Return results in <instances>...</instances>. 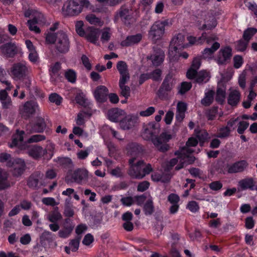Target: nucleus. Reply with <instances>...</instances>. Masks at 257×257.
<instances>
[{
    "mask_svg": "<svg viewBox=\"0 0 257 257\" xmlns=\"http://www.w3.org/2000/svg\"><path fill=\"white\" fill-rule=\"evenodd\" d=\"M91 10L93 7L88 0H68L63 6V15L68 16L78 15L83 8Z\"/></svg>",
    "mask_w": 257,
    "mask_h": 257,
    "instance_id": "nucleus-1",
    "label": "nucleus"
},
{
    "mask_svg": "<svg viewBox=\"0 0 257 257\" xmlns=\"http://www.w3.org/2000/svg\"><path fill=\"white\" fill-rule=\"evenodd\" d=\"M135 158L129 160L130 168L128 173L132 178L141 179L152 171V167L150 164L146 165L142 160L135 163Z\"/></svg>",
    "mask_w": 257,
    "mask_h": 257,
    "instance_id": "nucleus-2",
    "label": "nucleus"
},
{
    "mask_svg": "<svg viewBox=\"0 0 257 257\" xmlns=\"http://www.w3.org/2000/svg\"><path fill=\"white\" fill-rule=\"evenodd\" d=\"M89 173L85 168H78L68 172L65 177V182L67 184L76 183L81 184L86 182L89 178Z\"/></svg>",
    "mask_w": 257,
    "mask_h": 257,
    "instance_id": "nucleus-3",
    "label": "nucleus"
},
{
    "mask_svg": "<svg viewBox=\"0 0 257 257\" xmlns=\"http://www.w3.org/2000/svg\"><path fill=\"white\" fill-rule=\"evenodd\" d=\"M172 25V20L169 19L156 22L149 32V37L154 42L161 39L165 34V27H170Z\"/></svg>",
    "mask_w": 257,
    "mask_h": 257,
    "instance_id": "nucleus-4",
    "label": "nucleus"
},
{
    "mask_svg": "<svg viewBox=\"0 0 257 257\" xmlns=\"http://www.w3.org/2000/svg\"><path fill=\"white\" fill-rule=\"evenodd\" d=\"M30 67L25 62H19L12 65L9 73L14 80H20L24 79L29 73Z\"/></svg>",
    "mask_w": 257,
    "mask_h": 257,
    "instance_id": "nucleus-5",
    "label": "nucleus"
},
{
    "mask_svg": "<svg viewBox=\"0 0 257 257\" xmlns=\"http://www.w3.org/2000/svg\"><path fill=\"white\" fill-rule=\"evenodd\" d=\"M185 36L181 33L174 36L170 42L169 51L170 56L177 55L179 50H181L188 47V44L185 43Z\"/></svg>",
    "mask_w": 257,
    "mask_h": 257,
    "instance_id": "nucleus-6",
    "label": "nucleus"
},
{
    "mask_svg": "<svg viewBox=\"0 0 257 257\" xmlns=\"http://www.w3.org/2000/svg\"><path fill=\"white\" fill-rule=\"evenodd\" d=\"M232 56V48L230 46H226L222 47L219 50L214 60L218 65H225L230 61Z\"/></svg>",
    "mask_w": 257,
    "mask_h": 257,
    "instance_id": "nucleus-7",
    "label": "nucleus"
},
{
    "mask_svg": "<svg viewBox=\"0 0 257 257\" xmlns=\"http://www.w3.org/2000/svg\"><path fill=\"white\" fill-rule=\"evenodd\" d=\"M172 136L168 133H163L159 137L152 139L154 145L159 151L164 152L169 149V146L167 143L172 139Z\"/></svg>",
    "mask_w": 257,
    "mask_h": 257,
    "instance_id": "nucleus-8",
    "label": "nucleus"
},
{
    "mask_svg": "<svg viewBox=\"0 0 257 257\" xmlns=\"http://www.w3.org/2000/svg\"><path fill=\"white\" fill-rule=\"evenodd\" d=\"M56 48L60 53H66L69 51L70 42L67 35L60 32L56 34Z\"/></svg>",
    "mask_w": 257,
    "mask_h": 257,
    "instance_id": "nucleus-9",
    "label": "nucleus"
},
{
    "mask_svg": "<svg viewBox=\"0 0 257 257\" xmlns=\"http://www.w3.org/2000/svg\"><path fill=\"white\" fill-rule=\"evenodd\" d=\"M176 83V80L173 75L169 74L165 78L162 85L161 87L159 90V96L162 98H165L170 92L173 86Z\"/></svg>",
    "mask_w": 257,
    "mask_h": 257,
    "instance_id": "nucleus-10",
    "label": "nucleus"
},
{
    "mask_svg": "<svg viewBox=\"0 0 257 257\" xmlns=\"http://www.w3.org/2000/svg\"><path fill=\"white\" fill-rule=\"evenodd\" d=\"M198 144V140L195 138H190L187 142L186 143V146L182 148L181 150V154L182 155L181 157H184L183 160L185 159V157L187 158L188 159V162L189 163H192L195 160V157L191 155V154L193 153V151L192 149H190V147H194L195 146ZM182 159H180V161L181 162H184L185 161H182Z\"/></svg>",
    "mask_w": 257,
    "mask_h": 257,
    "instance_id": "nucleus-11",
    "label": "nucleus"
},
{
    "mask_svg": "<svg viewBox=\"0 0 257 257\" xmlns=\"http://www.w3.org/2000/svg\"><path fill=\"white\" fill-rule=\"evenodd\" d=\"M20 111L22 116L29 117L39 111V105L35 101H28L20 108Z\"/></svg>",
    "mask_w": 257,
    "mask_h": 257,
    "instance_id": "nucleus-12",
    "label": "nucleus"
},
{
    "mask_svg": "<svg viewBox=\"0 0 257 257\" xmlns=\"http://www.w3.org/2000/svg\"><path fill=\"white\" fill-rule=\"evenodd\" d=\"M160 132L159 124L154 122H150L144 126V130L142 133V137L145 140H151L154 139L155 136Z\"/></svg>",
    "mask_w": 257,
    "mask_h": 257,
    "instance_id": "nucleus-13",
    "label": "nucleus"
},
{
    "mask_svg": "<svg viewBox=\"0 0 257 257\" xmlns=\"http://www.w3.org/2000/svg\"><path fill=\"white\" fill-rule=\"evenodd\" d=\"M45 23V19L43 15L40 13H38L35 17L28 22L29 29L36 33L40 32V30L37 25H42Z\"/></svg>",
    "mask_w": 257,
    "mask_h": 257,
    "instance_id": "nucleus-14",
    "label": "nucleus"
},
{
    "mask_svg": "<svg viewBox=\"0 0 257 257\" xmlns=\"http://www.w3.org/2000/svg\"><path fill=\"white\" fill-rule=\"evenodd\" d=\"M100 35V30L93 27H88L85 29L84 35L82 37L85 38L89 42L97 44Z\"/></svg>",
    "mask_w": 257,
    "mask_h": 257,
    "instance_id": "nucleus-15",
    "label": "nucleus"
},
{
    "mask_svg": "<svg viewBox=\"0 0 257 257\" xmlns=\"http://www.w3.org/2000/svg\"><path fill=\"white\" fill-rule=\"evenodd\" d=\"M137 122V116L133 114L127 115L125 112V116L119 122V125L121 129L128 130L133 128Z\"/></svg>",
    "mask_w": 257,
    "mask_h": 257,
    "instance_id": "nucleus-16",
    "label": "nucleus"
},
{
    "mask_svg": "<svg viewBox=\"0 0 257 257\" xmlns=\"http://www.w3.org/2000/svg\"><path fill=\"white\" fill-rule=\"evenodd\" d=\"M247 166L248 163L246 161H237L227 166V172L230 174L242 172L247 168Z\"/></svg>",
    "mask_w": 257,
    "mask_h": 257,
    "instance_id": "nucleus-17",
    "label": "nucleus"
},
{
    "mask_svg": "<svg viewBox=\"0 0 257 257\" xmlns=\"http://www.w3.org/2000/svg\"><path fill=\"white\" fill-rule=\"evenodd\" d=\"M125 111L118 108H113L108 111L107 116L108 119L111 121L117 122L123 118L125 116Z\"/></svg>",
    "mask_w": 257,
    "mask_h": 257,
    "instance_id": "nucleus-18",
    "label": "nucleus"
},
{
    "mask_svg": "<svg viewBox=\"0 0 257 257\" xmlns=\"http://www.w3.org/2000/svg\"><path fill=\"white\" fill-rule=\"evenodd\" d=\"M10 167L13 168L14 175L18 176L23 173L25 168V163L24 160L21 159H16L12 161Z\"/></svg>",
    "mask_w": 257,
    "mask_h": 257,
    "instance_id": "nucleus-19",
    "label": "nucleus"
},
{
    "mask_svg": "<svg viewBox=\"0 0 257 257\" xmlns=\"http://www.w3.org/2000/svg\"><path fill=\"white\" fill-rule=\"evenodd\" d=\"M108 92V89L105 86H99L96 88L93 94L98 102H102L106 100Z\"/></svg>",
    "mask_w": 257,
    "mask_h": 257,
    "instance_id": "nucleus-20",
    "label": "nucleus"
},
{
    "mask_svg": "<svg viewBox=\"0 0 257 257\" xmlns=\"http://www.w3.org/2000/svg\"><path fill=\"white\" fill-rule=\"evenodd\" d=\"M116 68L120 74L119 80H129L130 76L126 63L123 61H118Z\"/></svg>",
    "mask_w": 257,
    "mask_h": 257,
    "instance_id": "nucleus-21",
    "label": "nucleus"
},
{
    "mask_svg": "<svg viewBox=\"0 0 257 257\" xmlns=\"http://www.w3.org/2000/svg\"><path fill=\"white\" fill-rule=\"evenodd\" d=\"M47 153V150L39 146H34L30 148L28 151L29 155L32 158L39 159Z\"/></svg>",
    "mask_w": 257,
    "mask_h": 257,
    "instance_id": "nucleus-22",
    "label": "nucleus"
},
{
    "mask_svg": "<svg viewBox=\"0 0 257 257\" xmlns=\"http://www.w3.org/2000/svg\"><path fill=\"white\" fill-rule=\"evenodd\" d=\"M220 44L217 42H214L210 48H206L202 51V56L204 59H211L214 53L220 48Z\"/></svg>",
    "mask_w": 257,
    "mask_h": 257,
    "instance_id": "nucleus-23",
    "label": "nucleus"
},
{
    "mask_svg": "<svg viewBox=\"0 0 257 257\" xmlns=\"http://www.w3.org/2000/svg\"><path fill=\"white\" fill-rule=\"evenodd\" d=\"M175 154L178 156L177 158H174L170 160L169 162V165L170 167H173L175 166L178 162H179V164L176 167L175 169L177 170H180L184 167V165L186 164H190L188 161V159L186 157L184 160H182V161H185L184 162H181L180 161V159H183L184 157H181L182 155L181 154V150L177 151L175 153Z\"/></svg>",
    "mask_w": 257,
    "mask_h": 257,
    "instance_id": "nucleus-24",
    "label": "nucleus"
},
{
    "mask_svg": "<svg viewBox=\"0 0 257 257\" xmlns=\"http://www.w3.org/2000/svg\"><path fill=\"white\" fill-rule=\"evenodd\" d=\"M226 96V86L222 82H220L218 84L216 91L215 99L218 103L222 104Z\"/></svg>",
    "mask_w": 257,
    "mask_h": 257,
    "instance_id": "nucleus-25",
    "label": "nucleus"
},
{
    "mask_svg": "<svg viewBox=\"0 0 257 257\" xmlns=\"http://www.w3.org/2000/svg\"><path fill=\"white\" fill-rule=\"evenodd\" d=\"M142 39V36L141 34H138L135 35L127 36L126 38L122 41L121 45L122 46L127 47L138 43Z\"/></svg>",
    "mask_w": 257,
    "mask_h": 257,
    "instance_id": "nucleus-26",
    "label": "nucleus"
},
{
    "mask_svg": "<svg viewBox=\"0 0 257 257\" xmlns=\"http://www.w3.org/2000/svg\"><path fill=\"white\" fill-rule=\"evenodd\" d=\"M240 94L238 90L235 89H230L228 98V103L232 105H236L239 101Z\"/></svg>",
    "mask_w": 257,
    "mask_h": 257,
    "instance_id": "nucleus-27",
    "label": "nucleus"
},
{
    "mask_svg": "<svg viewBox=\"0 0 257 257\" xmlns=\"http://www.w3.org/2000/svg\"><path fill=\"white\" fill-rule=\"evenodd\" d=\"M165 54L163 51L159 50L154 54L151 55L148 58L152 61L154 66L160 65L164 61Z\"/></svg>",
    "mask_w": 257,
    "mask_h": 257,
    "instance_id": "nucleus-28",
    "label": "nucleus"
},
{
    "mask_svg": "<svg viewBox=\"0 0 257 257\" xmlns=\"http://www.w3.org/2000/svg\"><path fill=\"white\" fill-rule=\"evenodd\" d=\"M238 186L241 190L249 189L252 190L254 189V181L252 178H244L238 182Z\"/></svg>",
    "mask_w": 257,
    "mask_h": 257,
    "instance_id": "nucleus-29",
    "label": "nucleus"
},
{
    "mask_svg": "<svg viewBox=\"0 0 257 257\" xmlns=\"http://www.w3.org/2000/svg\"><path fill=\"white\" fill-rule=\"evenodd\" d=\"M187 106V104L182 101H179L177 103L176 118L178 120L182 121L184 118Z\"/></svg>",
    "mask_w": 257,
    "mask_h": 257,
    "instance_id": "nucleus-30",
    "label": "nucleus"
},
{
    "mask_svg": "<svg viewBox=\"0 0 257 257\" xmlns=\"http://www.w3.org/2000/svg\"><path fill=\"white\" fill-rule=\"evenodd\" d=\"M47 219L51 222L57 223L61 220L62 216L59 211L58 207H55L47 216Z\"/></svg>",
    "mask_w": 257,
    "mask_h": 257,
    "instance_id": "nucleus-31",
    "label": "nucleus"
},
{
    "mask_svg": "<svg viewBox=\"0 0 257 257\" xmlns=\"http://www.w3.org/2000/svg\"><path fill=\"white\" fill-rule=\"evenodd\" d=\"M217 22L213 16H208L206 18L205 23L200 29L211 30L216 27Z\"/></svg>",
    "mask_w": 257,
    "mask_h": 257,
    "instance_id": "nucleus-32",
    "label": "nucleus"
},
{
    "mask_svg": "<svg viewBox=\"0 0 257 257\" xmlns=\"http://www.w3.org/2000/svg\"><path fill=\"white\" fill-rule=\"evenodd\" d=\"M24 134V131H17L16 134L13 137L12 142L10 144V147L13 148L17 146H21L23 143Z\"/></svg>",
    "mask_w": 257,
    "mask_h": 257,
    "instance_id": "nucleus-33",
    "label": "nucleus"
},
{
    "mask_svg": "<svg viewBox=\"0 0 257 257\" xmlns=\"http://www.w3.org/2000/svg\"><path fill=\"white\" fill-rule=\"evenodd\" d=\"M3 53H6L9 56L15 54L17 51V47L15 43H8L1 47Z\"/></svg>",
    "mask_w": 257,
    "mask_h": 257,
    "instance_id": "nucleus-34",
    "label": "nucleus"
},
{
    "mask_svg": "<svg viewBox=\"0 0 257 257\" xmlns=\"http://www.w3.org/2000/svg\"><path fill=\"white\" fill-rule=\"evenodd\" d=\"M129 80H119V87L121 95L127 99L130 96V88L125 85Z\"/></svg>",
    "mask_w": 257,
    "mask_h": 257,
    "instance_id": "nucleus-35",
    "label": "nucleus"
},
{
    "mask_svg": "<svg viewBox=\"0 0 257 257\" xmlns=\"http://www.w3.org/2000/svg\"><path fill=\"white\" fill-rule=\"evenodd\" d=\"M131 12L128 9L121 8L115 16V19H120L122 21L126 23V21L130 18Z\"/></svg>",
    "mask_w": 257,
    "mask_h": 257,
    "instance_id": "nucleus-36",
    "label": "nucleus"
},
{
    "mask_svg": "<svg viewBox=\"0 0 257 257\" xmlns=\"http://www.w3.org/2000/svg\"><path fill=\"white\" fill-rule=\"evenodd\" d=\"M210 78L209 73L205 70L199 72L197 75L196 82L198 83H206Z\"/></svg>",
    "mask_w": 257,
    "mask_h": 257,
    "instance_id": "nucleus-37",
    "label": "nucleus"
},
{
    "mask_svg": "<svg viewBox=\"0 0 257 257\" xmlns=\"http://www.w3.org/2000/svg\"><path fill=\"white\" fill-rule=\"evenodd\" d=\"M46 123L44 119L42 118H38L36 124L32 128V131L36 133H42L44 131Z\"/></svg>",
    "mask_w": 257,
    "mask_h": 257,
    "instance_id": "nucleus-38",
    "label": "nucleus"
},
{
    "mask_svg": "<svg viewBox=\"0 0 257 257\" xmlns=\"http://www.w3.org/2000/svg\"><path fill=\"white\" fill-rule=\"evenodd\" d=\"M74 226L72 224L65 226L63 229L59 230L58 232V235L61 238H66L68 237L72 230H73Z\"/></svg>",
    "mask_w": 257,
    "mask_h": 257,
    "instance_id": "nucleus-39",
    "label": "nucleus"
},
{
    "mask_svg": "<svg viewBox=\"0 0 257 257\" xmlns=\"http://www.w3.org/2000/svg\"><path fill=\"white\" fill-rule=\"evenodd\" d=\"M85 19L87 22L90 24L94 25H97L99 26H102L103 24V22L101 20L96 17L94 14H89L87 15Z\"/></svg>",
    "mask_w": 257,
    "mask_h": 257,
    "instance_id": "nucleus-40",
    "label": "nucleus"
},
{
    "mask_svg": "<svg viewBox=\"0 0 257 257\" xmlns=\"http://www.w3.org/2000/svg\"><path fill=\"white\" fill-rule=\"evenodd\" d=\"M7 178V173L0 170V190L7 188L10 186Z\"/></svg>",
    "mask_w": 257,
    "mask_h": 257,
    "instance_id": "nucleus-41",
    "label": "nucleus"
},
{
    "mask_svg": "<svg viewBox=\"0 0 257 257\" xmlns=\"http://www.w3.org/2000/svg\"><path fill=\"white\" fill-rule=\"evenodd\" d=\"M213 91L209 90L205 93L204 97L201 100V103L205 106L209 105L213 101Z\"/></svg>",
    "mask_w": 257,
    "mask_h": 257,
    "instance_id": "nucleus-42",
    "label": "nucleus"
},
{
    "mask_svg": "<svg viewBox=\"0 0 257 257\" xmlns=\"http://www.w3.org/2000/svg\"><path fill=\"white\" fill-rule=\"evenodd\" d=\"M152 179L155 182H162L163 183L168 182L170 179L169 175L163 176L160 174L157 173H154L152 175Z\"/></svg>",
    "mask_w": 257,
    "mask_h": 257,
    "instance_id": "nucleus-43",
    "label": "nucleus"
},
{
    "mask_svg": "<svg viewBox=\"0 0 257 257\" xmlns=\"http://www.w3.org/2000/svg\"><path fill=\"white\" fill-rule=\"evenodd\" d=\"M205 33H203L201 36L198 38L193 36H189L187 37V40L189 44L191 45L202 44L205 41Z\"/></svg>",
    "mask_w": 257,
    "mask_h": 257,
    "instance_id": "nucleus-44",
    "label": "nucleus"
},
{
    "mask_svg": "<svg viewBox=\"0 0 257 257\" xmlns=\"http://www.w3.org/2000/svg\"><path fill=\"white\" fill-rule=\"evenodd\" d=\"M154 210L153 200L152 199H149L144 205V211L146 215H151L153 213Z\"/></svg>",
    "mask_w": 257,
    "mask_h": 257,
    "instance_id": "nucleus-45",
    "label": "nucleus"
},
{
    "mask_svg": "<svg viewBox=\"0 0 257 257\" xmlns=\"http://www.w3.org/2000/svg\"><path fill=\"white\" fill-rule=\"evenodd\" d=\"M86 115H90L91 113L85 111H81L75 119L76 123L78 125H82L85 123V117Z\"/></svg>",
    "mask_w": 257,
    "mask_h": 257,
    "instance_id": "nucleus-46",
    "label": "nucleus"
},
{
    "mask_svg": "<svg viewBox=\"0 0 257 257\" xmlns=\"http://www.w3.org/2000/svg\"><path fill=\"white\" fill-rule=\"evenodd\" d=\"M257 32V29L254 28H249L244 31L243 37L244 40L249 42L252 37Z\"/></svg>",
    "mask_w": 257,
    "mask_h": 257,
    "instance_id": "nucleus-47",
    "label": "nucleus"
},
{
    "mask_svg": "<svg viewBox=\"0 0 257 257\" xmlns=\"http://www.w3.org/2000/svg\"><path fill=\"white\" fill-rule=\"evenodd\" d=\"M127 150L131 155H132L133 153L137 154L140 152L142 150V148L136 143H131L128 145Z\"/></svg>",
    "mask_w": 257,
    "mask_h": 257,
    "instance_id": "nucleus-48",
    "label": "nucleus"
},
{
    "mask_svg": "<svg viewBox=\"0 0 257 257\" xmlns=\"http://www.w3.org/2000/svg\"><path fill=\"white\" fill-rule=\"evenodd\" d=\"M65 76L68 81L75 83L76 79V73L72 69H68L65 72Z\"/></svg>",
    "mask_w": 257,
    "mask_h": 257,
    "instance_id": "nucleus-49",
    "label": "nucleus"
},
{
    "mask_svg": "<svg viewBox=\"0 0 257 257\" xmlns=\"http://www.w3.org/2000/svg\"><path fill=\"white\" fill-rule=\"evenodd\" d=\"M111 36V31L110 28H105L102 29L101 36V40L102 42H107Z\"/></svg>",
    "mask_w": 257,
    "mask_h": 257,
    "instance_id": "nucleus-50",
    "label": "nucleus"
},
{
    "mask_svg": "<svg viewBox=\"0 0 257 257\" xmlns=\"http://www.w3.org/2000/svg\"><path fill=\"white\" fill-rule=\"evenodd\" d=\"M49 98L50 102L55 103L57 105H60L62 100V98L56 93L51 94Z\"/></svg>",
    "mask_w": 257,
    "mask_h": 257,
    "instance_id": "nucleus-51",
    "label": "nucleus"
},
{
    "mask_svg": "<svg viewBox=\"0 0 257 257\" xmlns=\"http://www.w3.org/2000/svg\"><path fill=\"white\" fill-rule=\"evenodd\" d=\"M39 177L34 175L31 176L28 180V185L30 187L36 188L38 187Z\"/></svg>",
    "mask_w": 257,
    "mask_h": 257,
    "instance_id": "nucleus-52",
    "label": "nucleus"
},
{
    "mask_svg": "<svg viewBox=\"0 0 257 257\" xmlns=\"http://www.w3.org/2000/svg\"><path fill=\"white\" fill-rule=\"evenodd\" d=\"M248 42L246 40H240L237 42L236 44V49L238 51H244L248 45Z\"/></svg>",
    "mask_w": 257,
    "mask_h": 257,
    "instance_id": "nucleus-53",
    "label": "nucleus"
},
{
    "mask_svg": "<svg viewBox=\"0 0 257 257\" xmlns=\"http://www.w3.org/2000/svg\"><path fill=\"white\" fill-rule=\"evenodd\" d=\"M230 132V129L227 126L220 128L218 130V135L217 137L220 138L227 137L229 136Z\"/></svg>",
    "mask_w": 257,
    "mask_h": 257,
    "instance_id": "nucleus-54",
    "label": "nucleus"
},
{
    "mask_svg": "<svg viewBox=\"0 0 257 257\" xmlns=\"http://www.w3.org/2000/svg\"><path fill=\"white\" fill-rule=\"evenodd\" d=\"M81 237H78L70 240L69 246L72 251H76L78 250Z\"/></svg>",
    "mask_w": 257,
    "mask_h": 257,
    "instance_id": "nucleus-55",
    "label": "nucleus"
},
{
    "mask_svg": "<svg viewBox=\"0 0 257 257\" xmlns=\"http://www.w3.org/2000/svg\"><path fill=\"white\" fill-rule=\"evenodd\" d=\"M83 22L81 21L76 22L75 24V30L78 34L81 37H82L84 35L85 30H84Z\"/></svg>",
    "mask_w": 257,
    "mask_h": 257,
    "instance_id": "nucleus-56",
    "label": "nucleus"
},
{
    "mask_svg": "<svg viewBox=\"0 0 257 257\" xmlns=\"http://www.w3.org/2000/svg\"><path fill=\"white\" fill-rule=\"evenodd\" d=\"M11 155L6 153H2L0 154V162L5 163L7 162L8 166H10L12 162Z\"/></svg>",
    "mask_w": 257,
    "mask_h": 257,
    "instance_id": "nucleus-57",
    "label": "nucleus"
},
{
    "mask_svg": "<svg viewBox=\"0 0 257 257\" xmlns=\"http://www.w3.org/2000/svg\"><path fill=\"white\" fill-rule=\"evenodd\" d=\"M42 202L46 205L51 206H55L59 204V202H57L55 199L52 197L43 198Z\"/></svg>",
    "mask_w": 257,
    "mask_h": 257,
    "instance_id": "nucleus-58",
    "label": "nucleus"
},
{
    "mask_svg": "<svg viewBox=\"0 0 257 257\" xmlns=\"http://www.w3.org/2000/svg\"><path fill=\"white\" fill-rule=\"evenodd\" d=\"M46 139L45 136L42 135H34L32 136L27 141L29 143H37Z\"/></svg>",
    "mask_w": 257,
    "mask_h": 257,
    "instance_id": "nucleus-59",
    "label": "nucleus"
},
{
    "mask_svg": "<svg viewBox=\"0 0 257 257\" xmlns=\"http://www.w3.org/2000/svg\"><path fill=\"white\" fill-rule=\"evenodd\" d=\"M222 186V183L219 181H213L209 184L210 189L216 191L220 190Z\"/></svg>",
    "mask_w": 257,
    "mask_h": 257,
    "instance_id": "nucleus-60",
    "label": "nucleus"
},
{
    "mask_svg": "<svg viewBox=\"0 0 257 257\" xmlns=\"http://www.w3.org/2000/svg\"><path fill=\"white\" fill-rule=\"evenodd\" d=\"M233 66L236 69L239 68L243 63L242 57L240 55H235L233 59Z\"/></svg>",
    "mask_w": 257,
    "mask_h": 257,
    "instance_id": "nucleus-61",
    "label": "nucleus"
},
{
    "mask_svg": "<svg viewBox=\"0 0 257 257\" xmlns=\"http://www.w3.org/2000/svg\"><path fill=\"white\" fill-rule=\"evenodd\" d=\"M249 123L245 121H240L238 123V128L237 129V133L239 134L242 135L244 133V131L248 127Z\"/></svg>",
    "mask_w": 257,
    "mask_h": 257,
    "instance_id": "nucleus-62",
    "label": "nucleus"
},
{
    "mask_svg": "<svg viewBox=\"0 0 257 257\" xmlns=\"http://www.w3.org/2000/svg\"><path fill=\"white\" fill-rule=\"evenodd\" d=\"M187 208L192 212H196L199 209L198 204L194 201H191L188 202L187 205Z\"/></svg>",
    "mask_w": 257,
    "mask_h": 257,
    "instance_id": "nucleus-63",
    "label": "nucleus"
},
{
    "mask_svg": "<svg viewBox=\"0 0 257 257\" xmlns=\"http://www.w3.org/2000/svg\"><path fill=\"white\" fill-rule=\"evenodd\" d=\"M76 101L77 103L81 105L86 106L87 105V100L85 98L82 94H78L75 97Z\"/></svg>",
    "mask_w": 257,
    "mask_h": 257,
    "instance_id": "nucleus-64",
    "label": "nucleus"
}]
</instances>
